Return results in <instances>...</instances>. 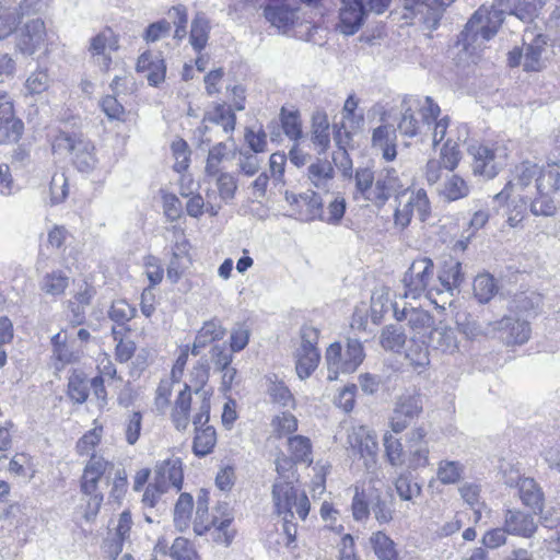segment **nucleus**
Here are the masks:
<instances>
[{
	"instance_id": "nucleus-59",
	"label": "nucleus",
	"mask_w": 560,
	"mask_h": 560,
	"mask_svg": "<svg viewBox=\"0 0 560 560\" xmlns=\"http://www.w3.org/2000/svg\"><path fill=\"white\" fill-rule=\"evenodd\" d=\"M172 560H199L194 545L184 537H177L170 547Z\"/></svg>"
},
{
	"instance_id": "nucleus-32",
	"label": "nucleus",
	"mask_w": 560,
	"mask_h": 560,
	"mask_svg": "<svg viewBox=\"0 0 560 560\" xmlns=\"http://www.w3.org/2000/svg\"><path fill=\"white\" fill-rule=\"evenodd\" d=\"M190 259L188 257V243L186 240L177 241L173 247L172 258L167 266V278L172 283H176L184 271L188 268Z\"/></svg>"
},
{
	"instance_id": "nucleus-60",
	"label": "nucleus",
	"mask_w": 560,
	"mask_h": 560,
	"mask_svg": "<svg viewBox=\"0 0 560 560\" xmlns=\"http://www.w3.org/2000/svg\"><path fill=\"white\" fill-rule=\"evenodd\" d=\"M228 155L226 144L219 142L208 153L205 172L208 176H217L220 172V164Z\"/></svg>"
},
{
	"instance_id": "nucleus-46",
	"label": "nucleus",
	"mask_w": 560,
	"mask_h": 560,
	"mask_svg": "<svg viewBox=\"0 0 560 560\" xmlns=\"http://www.w3.org/2000/svg\"><path fill=\"white\" fill-rule=\"evenodd\" d=\"M89 380L83 372L73 371L68 381V396L77 404H83L89 397Z\"/></svg>"
},
{
	"instance_id": "nucleus-44",
	"label": "nucleus",
	"mask_w": 560,
	"mask_h": 560,
	"mask_svg": "<svg viewBox=\"0 0 560 560\" xmlns=\"http://www.w3.org/2000/svg\"><path fill=\"white\" fill-rule=\"evenodd\" d=\"M69 285V277L61 270L44 275L39 282L40 290L48 295H61Z\"/></svg>"
},
{
	"instance_id": "nucleus-55",
	"label": "nucleus",
	"mask_w": 560,
	"mask_h": 560,
	"mask_svg": "<svg viewBox=\"0 0 560 560\" xmlns=\"http://www.w3.org/2000/svg\"><path fill=\"white\" fill-rule=\"evenodd\" d=\"M464 472V466L456 460H441L438 466L436 477L443 485H453L459 481Z\"/></svg>"
},
{
	"instance_id": "nucleus-58",
	"label": "nucleus",
	"mask_w": 560,
	"mask_h": 560,
	"mask_svg": "<svg viewBox=\"0 0 560 560\" xmlns=\"http://www.w3.org/2000/svg\"><path fill=\"white\" fill-rule=\"evenodd\" d=\"M142 430V415L140 411L129 412L122 422V432L126 442L129 445H135L141 434Z\"/></svg>"
},
{
	"instance_id": "nucleus-38",
	"label": "nucleus",
	"mask_w": 560,
	"mask_h": 560,
	"mask_svg": "<svg viewBox=\"0 0 560 560\" xmlns=\"http://www.w3.org/2000/svg\"><path fill=\"white\" fill-rule=\"evenodd\" d=\"M560 188L544 189V191H535L532 195L529 201V211L532 214L539 217H552L557 212V206L551 192L559 190Z\"/></svg>"
},
{
	"instance_id": "nucleus-12",
	"label": "nucleus",
	"mask_w": 560,
	"mask_h": 560,
	"mask_svg": "<svg viewBox=\"0 0 560 560\" xmlns=\"http://www.w3.org/2000/svg\"><path fill=\"white\" fill-rule=\"evenodd\" d=\"M434 277V264L429 257L415 259L405 272L402 283L405 298L418 299L428 291Z\"/></svg>"
},
{
	"instance_id": "nucleus-42",
	"label": "nucleus",
	"mask_w": 560,
	"mask_h": 560,
	"mask_svg": "<svg viewBox=\"0 0 560 560\" xmlns=\"http://www.w3.org/2000/svg\"><path fill=\"white\" fill-rule=\"evenodd\" d=\"M529 197L511 196L506 201L494 202L498 206H506L508 224L516 228L525 218Z\"/></svg>"
},
{
	"instance_id": "nucleus-62",
	"label": "nucleus",
	"mask_w": 560,
	"mask_h": 560,
	"mask_svg": "<svg viewBox=\"0 0 560 560\" xmlns=\"http://www.w3.org/2000/svg\"><path fill=\"white\" fill-rule=\"evenodd\" d=\"M50 84V79L47 70H37L30 74L25 82V91L30 95L42 94Z\"/></svg>"
},
{
	"instance_id": "nucleus-9",
	"label": "nucleus",
	"mask_w": 560,
	"mask_h": 560,
	"mask_svg": "<svg viewBox=\"0 0 560 560\" xmlns=\"http://www.w3.org/2000/svg\"><path fill=\"white\" fill-rule=\"evenodd\" d=\"M94 150L92 142L65 131H60L52 141V151L58 154H71L72 163L82 173H90L96 167Z\"/></svg>"
},
{
	"instance_id": "nucleus-1",
	"label": "nucleus",
	"mask_w": 560,
	"mask_h": 560,
	"mask_svg": "<svg viewBox=\"0 0 560 560\" xmlns=\"http://www.w3.org/2000/svg\"><path fill=\"white\" fill-rule=\"evenodd\" d=\"M103 477L107 483L112 480L109 497L115 501H120L127 491L128 480L125 468L116 466L101 455L93 454L85 464L80 481L82 500L85 502L83 517L88 522L96 517L102 506L104 495L98 489V483Z\"/></svg>"
},
{
	"instance_id": "nucleus-31",
	"label": "nucleus",
	"mask_w": 560,
	"mask_h": 560,
	"mask_svg": "<svg viewBox=\"0 0 560 560\" xmlns=\"http://www.w3.org/2000/svg\"><path fill=\"white\" fill-rule=\"evenodd\" d=\"M334 176V166L327 159H316L307 167V178L317 189L328 191Z\"/></svg>"
},
{
	"instance_id": "nucleus-5",
	"label": "nucleus",
	"mask_w": 560,
	"mask_h": 560,
	"mask_svg": "<svg viewBox=\"0 0 560 560\" xmlns=\"http://www.w3.org/2000/svg\"><path fill=\"white\" fill-rule=\"evenodd\" d=\"M365 358L364 349L358 339H348L343 348L340 342L331 343L325 353L328 381H336L340 373L350 374L358 370Z\"/></svg>"
},
{
	"instance_id": "nucleus-28",
	"label": "nucleus",
	"mask_w": 560,
	"mask_h": 560,
	"mask_svg": "<svg viewBox=\"0 0 560 560\" xmlns=\"http://www.w3.org/2000/svg\"><path fill=\"white\" fill-rule=\"evenodd\" d=\"M429 345L442 353H455L458 350L457 329L440 323L431 330Z\"/></svg>"
},
{
	"instance_id": "nucleus-27",
	"label": "nucleus",
	"mask_w": 560,
	"mask_h": 560,
	"mask_svg": "<svg viewBox=\"0 0 560 560\" xmlns=\"http://www.w3.org/2000/svg\"><path fill=\"white\" fill-rule=\"evenodd\" d=\"M23 121L14 117L13 104L10 98L0 100V131L9 141H18L23 133Z\"/></svg>"
},
{
	"instance_id": "nucleus-50",
	"label": "nucleus",
	"mask_w": 560,
	"mask_h": 560,
	"mask_svg": "<svg viewBox=\"0 0 560 560\" xmlns=\"http://www.w3.org/2000/svg\"><path fill=\"white\" fill-rule=\"evenodd\" d=\"M393 497L386 495L382 497L381 494H373L371 497V511L374 514L375 520L382 525L387 524L393 520Z\"/></svg>"
},
{
	"instance_id": "nucleus-7",
	"label": "nucleus",
	"mask_w": 560,
	"mask_h": 560,
	"mask_svg": "<svg viewBox=\"0 0 560 560\" xmlns=\"http://www.w3.org/2000/svg\"><path fill=\"white\" fill-rule=\"evenodd\" d=\"M471 156V171L474 175L486 179L494 178L508 164V148L498 142L471 144L468 148Z\"/></svg>"
},
{
	"instance_id": "nucleus-29",
	"label": "nucleus",
	"mask_w": 560,
	"mask_h": 560,
	"mask_svg": "<svg viewBox=\"0 0 560 560\" xmlns=\"http://www.w3.org/2000/svg\"><path fill=\"white\" fill-rule=\"evenodd\" d=\"M136 69L138 72H147V80L153 86H158L165 80L166 65L160 55L143 52L138 58Z\"/></svg>"
},
{
	"instance_id": "nucleus-25",
	"label": "nucleus",
	"mask_w": 560,
	"mask_h": 560,
	"mask_svg": "<svg viewBox=\"0 0 560 560\" xmlns=\"http://www.w3.org/2000/svg\"><path fill=\"white\" fill-rule=\"evenodd\" d=\"M231 522L232 517L229 515L219 518L218 516L209 514L206 494L198 498L196 517L194 521V532L196 535L202 536L212 527H215L219 530H224L230 526Z\"/></svg>"
},
{
	"instance_id": "nucleus-10",
	"label": "nucleus",
	"mask_w": 560,
	"mask_h": 560,
	"mask_svg": "<svg viewBox=\"0 0 560 560\" xmlns=\"http://www.w3.org/2000/svg\"><path fill=\"white\" fill-rule=\"evenodd\" d=\"M392 0H340L339 31L349 36L355 34L363 24L366 8L381 14Z\"/></svg>"
},
{
	"instance_id": "nucleus-52",
	"label": "nucleus",
	"mask_w": 560,
	"mask_h": 560,
	"mask_svg": "<svg viewBox=\"0 0 560 560\" xmlns=\"http://www.w3.org/2000/svg\"><path fill=\"white\" fill-rule=\"evenodd\" d=\"M295 371L301 380L308 378L320 361L319 352H295Z\"/></svg>"
},
{
	"instance_id": "nucleus-47",
	"label": "nucleus",
	"mask_w": 560,
	"mask_h": 560,
	"mask_svg": "<svg viewBox=\"0 0 560 560\" xmlns=\"http://www.w3.org/2000/svg\"><path fill=\"white\" fill-rule=\"evenodd\" d=\"M350 133V131H345V137L347 138V141L343 140L341 130H338L334 135L335 142L339 149L336 155L334 156L335 164L342 172V175L349 178L352 176V161L347 152L346 145L349 143Z\"/></svg>"
},
{
	"instance_id": "nucleus-30",
	"label": "nucleus",
	"mask_w": 560,
	"mask_h": 560,
	"mask_svg": "<svg viewBox=\"0 0 560 560\" xmlns=\"http://www.w3.org/2000/svg\"><path fill=\"white\" fill-rule=\"evenodd\" d=\"M500 4L509 3V15H514L524 23H532L539 16L547 0H497Z\"/></svg>"
},
{
	"instance_id": "nucleus-64",
	"label": "nucleus",
	"mask_w": 560,
	"mask_h": 560,
	"mask_svg": "<svg viewBox=\"0 0 560 560\" xmlns=\"http://www.w3.org/2000/svg\"><path fill=\"white\" fill-rule=\"evenodd\" d=\"M100 106L109 120L121 122L126 120V110L115 96H104L100 102Z\"/></svg>"
},
{
	"instance_id": "nucleus-23",
	"label": "nucleus",
	"mask_w": 560,
	"mask_h": 560,
	"mask_svg": "<svg viewBox=\"0 0 560 560\" xmlns=\"http://www.w3.org/2000/svg\"><path fill=\"white\" fill-rule=\"evenodd\" d=\"M154 481L156 487L162 490L174 488L176 491L182 489L183 469L179 458H168L158 463L154 469Z\"/></svg>"
},
{
	"instance_id": "nucleus-33",
	"label": "nucleus",
	"mask_w": 560,
	"mask_h": 560,
	"mask_svg": "<svg viewBox=\"0 0 560 560\" xmlns=\"http://www.w3.org/2000/svg\"><path fill=\"white\" fill-rule=\"evenodd\" d=\"M438 279L442 288L453 295V291L464 281L462 264L453 258L444 260L438 272Z\"/></svg>"
},
{
	"instance_id": "nucleus-61",
	"label": "nucleus",
	"mask_w": 560,
	"mask_h": 560,
	"mask_svg": "<svg viewBox=\"0 0 560 560\" xmlns=\"http://www.w3.org/2000/svg\"><path fill=\"white\" fill-rule=\"evenodd\" d=\"M384 447L386 458L392 466H401L405 463V452L398 439L386 433L384 435Z\"/></svg>"
},
{
	"instance_id": "nucleus-16",
	"label": "nucleus",
	"mask_w": 560,
	"mask_h": 560,
	"mask_svg": "<svg viewBox=\"0 0 560 560\" xmlns=\"http://www.w3.org/2000/svg\"><path fill=\"white\" fill-rule=\"evenodd\" d=\"M299 8L298 0H265L264 16L273 27L285 32L294 25Z\"/></svg>"
},
{
	"instance_id": "nucleus-40",
	"label": "nucleus",
	"mask_w": 560,
	"mask_h": 560,
	"mask_svg": "<svg viewBox=\"0 0 560 560\" xmlns=\"http://www.w3.org/2000/svg\"><path fill=\"white\" fill-rule=\"evenodd\" d=\"M454 0H405L406 10L435 19Z\"/></svg>"
},
{
	"instance_id": "nucleus-4",
	"label": "nucleus",
	"mask_w": 560,
	"mask_h": 560,
	"mask_svg": "<svg viewBox=\"0 0 560 560\" xmlns=\"http://www.w3.org/2000/svg\"><path fill=\"white\" fill-rule=\"evenodd\" d=\"M417 113L421 115L422 122L430 126L431 120L438 119L441 109L430 96L423 100L417 96L404 97L400 105V119L397 124V130L401 136L412 138L418 135L420 121L416 118Z\"/></svg>"
},
{
	"instance_id": "nucleus-18",
	"label": "nucleus",
	"mask_w": 560,
	"mask_h": 560,
	"mask_svg": "<svg viewBox=\"0 0 560 560\" xmlns=\"http://www.w3.org/2000/svg\"><path fill=\"white\" fill-rule=\"evenodd\" d=\"M492 331L500 334V338L508 345H523L530 337V327L528 322L520 320L512 316H503L501 319L490 325Z\"/></svg>"
},
{
	"instance_id": "nucleus-13",
	"label": "nucleus",
	"mask_w": 560,
	"mask_h": 560,
	"mask_svg": "<svg viewBox=\"0 0 560 560\" xmlns=\"http://www.w3.org/2000/svg\"><path fill=\"white\" fill-rule=\"evenodd\" d=\"M547 38L542 34H537L528 44L524 43L523 48H514L509 52V66H523V69L529 71H540L545 67L542 54L546 51Z\"/></svg>"
},
{
	"instance_id": "nucleus-53",
	"label": "nucleus",
	"mask_w": 560,
	"mask_h": 560,
	"mask_svg": "<svg viewBox=\"0 0 560 560\" xmlns=\"http://www.w3.org/2000/svg\"><path fill=\"white\" fill-rule=\"evenodd\" d=\"M207 120L221 126L225 133L232 132L235 128L236 116L225 105H217L212 112L207 114Z\"/></svg>"
},
{
	"instance_id": "nucleus-49",
	"label": "nucleus",
	"mask_w": 560,
	"mask_h": 560,
	"mask_svg": "<svg viewBox=\"0 0 560 560\" xmlns=\"http://www.w3.org/2000/svg\"><path fill=\"white\" fill-rule=\"evenodd\" d=\"M380 342L385 350L400 352L406 343V335L400 327L388 325L383 328Z\"/></svg>"
},
{
	"instance_id": "nucleus-3",
	"label": "nucleus",
	"mask_w": 560,
	"mask_h": 560,
	"mask_svg": "<svg viewBox=\"0 0 560 560\" xmlns=\"http://www.w3.org/2000/svg\"><path fill=\"white\" fill-rule=\"evenodd\" d=\"M509 3L500 4L497 0H493L490 9L486 5L480 7L467 22L458 37L457 45H460L463 49H468V46L478 37H481L482 40L491 39L503 23L505 14H509Z\"/></svg>"
},
{
	"instance_id": "nucleus-56",
	"label": "nucleus",
	"mask_w": 560,
	"mask_h": 560,
	"mask_svg": "<svg viewBox=\"0 0 560 560\" xmlns=\"http://www.w3.org/2000/svg\"><path fill=\"white\" fill-rule=\"evenodd\" d=\"M371 497H373V493L366 494L364 489L355 486L351 503L352 515L355 521L361 522L369 517L371 510Z\"/></svg>"
},
{
	"instance_id": "nucleus-36",
	"label": "nucleus",
	"mask_w": 560,
	"mask_h": 560,
	"mask_svg": "<svg viewBox=\"0 0 560 560\" xmlns=\"http://www.w3.org/2000/svg\"><path fill=\"white\" fill-rule=\"evenodd\" d=\"M131 525L132 521L130 512L124 511L119 515L115 533L107 539V547L110 556L117 557L122 551V545L129 538Z\"/></svg>"
},
{
	"instance_id": "nucleus-15",
	"label": "nucleus",
	"mask_w": 560,
	"mask_h": 560,
	"mask_svg": "<svg viewBox=\"0 0 560 560\" xmlns=\"http://www.w3.org/2000/svg\"><path fill=\"white\" fill-rule=\"evenodd\" d=\"M423 410V399L420 394H407L397 398L390 418V428L395 433L402 432Z\"/></svg>"
},
{
	"instance_id": "nucleus-37",
	"label": "nucleus",
	"mask_w": 560,
	"mask_h": 560,
	"mask_svg": "<svg viewBox=\"0 0 560 560\" xmlns=\"http://www.w3.org/2000/svg\"><path fill=\"white\" fill-rule=\"evenodd\" d=\"M369 544L378 560H400L394 540L378 530L371 535Z\"/></svg>"
},
{
	"instance_id": "nucleus-51",
	"label": "nucleus",
	"mask_w": 560,
	"mask_h": 560,
	"mask_svg": "<svg viewBox=\"0 0 560 560\" xmlns=\"http://www.w3.org/2000/svg\"><path fill=\"white\" fill-rule=\"evenodd\" d=\"M192 506V497L186 492L182 493L174 508V523L177 529L187 528Z\"/></svg>"
},
{
	"instance_id": "nucleus-22",
	"label": "nucleus",
	"mask_w": 560,
	"mask_h": 560,
	"mask_svg": "<svg viewBox=\"0 0 560 560\" xmlns=\"http://www.w3.org/2000/svg\"><path fill=\"white\" fill-rule=\"evenodd\" d=\"M515 487L522 504L533 514H541L545 508V493L539 483L530 477H518Z\"/></svg>"
},
{
	"instance_id": "nucleus-17",
	"label": "nucleus",
	"mask_w": 560,
	"mask_h": 560,
	"mask_svg": "<svg viewBox=\"0 0 560 560\" xmlns=\"http://www.w3.org/2000/svg\"><path fill=\"white\" fill-rule=\"evenodd\" d=\"M285 199L299 220L310 222L315 219H322L323 200L317 192L313 190H307L300 195H289L287 192Z\"/></svg>"
},
{
	"instance_id": "nucleus-39",
	"label": "nucleus",
	"mask_w": 560,
	"mask_h": 560,
	"mask_svg": "<svg viewBox=\"0 0 560 560\" xmlns=\"http://www.w3.org/2000/svg\"><path fill=\"white\" fill-rule=\"evenodd\" d=\"M312 142L319 148V153L329 147V122L325 113L317 112L312 117Z\"/></svg>"
},
{
	"instance_id": "nucleus-48",
	"label": "nucleus",
	"mask_w": 560,
	"mask_h": 560,
	"mask_svg": "<svg viewBox=\"0 0 560 560\" xmlns=\"http://www.w3.org/2000/svg\"><path fill=\"white\" fill-rule=\"evenodd\" d=\"M440 195L448 201H455L466 197L469 194V187L458 175L448 176L439 190Z\"/></svg>"
},
{
	"instance_id": "nucleus-34",
	"label": "nucleus",
	"mask_w": 560,
	"mask_h": 560,
	"mask_svg": "<svg viewBox=\"0 0 560 560\" xmlns=\"http://www.w3.org/2000/svg\"><path fill=\"white\" fill-rule=\"evenodd\" d=\"M394 316L398 322H407V325L415 331L430 327L433 323V317L429 312L417 307H404L399 310L397 305L394 306Z\"/></svg>"
},
{
	"instance_id": "nucleus-14",
	"label": "nucleus",
	"mask_w": 560,
	"mask_h": 560,
	"mask_svg": "<svg viewBox=\"0 0 560 560\" xmlns=\"http://www.w3.org/2000/svg\"><path fill=\"white\" fill-rule=\"evenodd\" d=\"M348 444L352 456H359L366 469L376 464L378 444L373 431L364 425L354 427L348 433Z\"/></svg>"
},
{
	"instance_id": "nucleus-19",
	"label": "nucleus",
	"mask_w": 560,
	"mask_h": 560,
	"mask_svg": "<svg viewBox=\"0 0 560 560\" xmlns=\"http://www.w3.org/2000/svg\"><path fill=\"white\" fill-rule=\"evenodd\" d=\"M404 184L394 167L383 168L374 184L372 196L369 200L375 203L384 205L392 196H398L404 191Z\"/></svg>"
},
{
	"instance_id": "nucleus-63",
	"label": "nucleus",
	"mask_w": 560,
	"mask_h": 560,
	"mask_svg": "<svg viewBox=\"0 0 560 560\" xmlns=\"http://www.w3.org/2000/svg\"><path fill=\"white\" fill-rule=\"evenodd\" d=\"M280 119L282 129L290 139L296 140L301 137L302 129L298 112H289L282 107Z\"/></svg>"
},
{
	"instance_id": "nucleus-20",
	"label": "nucleus",
	"mask_w": 560,
	"mask_h": 560,
	"mask_svg": "<svg viewBox=\"0 0 560 560\" xmlns=\"http://www.w3.org/2000/svg\"><path fill=\"white\" fill-rule=\"evenodd\" d=\"M118 49V39L110 28H106L92 37L89 51L102 71H108L112 57L110 51Z\"/></svg>"
},
{
	"instance_id": "nucleus-6",
	"label": "nucleus",
	"mask_w": 560,
	"mask_h": 560,
	"mask_svg": "<svg viewBox=\"0 0 560 560\" xmlns=\"http://www.w3.org/2000/svg\"><path fill=\"white\" fill-rule=\"evenodd\" d=\"M195 395L200 398L198 411L192 418L195 436L192 452L198 457H205L212 453L217 444V431L213 425L208 424L210 420V396L211 393L200 386L195 389Z\"/></svg>"
},
{
	"instance_id": "nucleus-35",
	"label": "nucleus",
	"mask_w": 560,
	"mask_h": 560,
	"mask_svg": "<svg viewBox=\"0 0 560 560\" xmlns=\"http://www.w3.org/2000/svg\"><path fill=\"white\" fill-rule=\"evenodd\" d=\"M211 25L205 13L198 12L191 21L189 43L196 52H201L208 44Z\"/></svg>"
},
{
	"instance_id": "nucleus-26",
	"label": "nucleus",
	"mask_w": 560,
	"mask_h": 560,
	"mask_svg": "<svg viewBox=\"0 0 560 560\" xmlns=\"http://www.w3.org/2000/svg\"><path fill=\"white\" fill-rule=\"evenodd\" d=\"M393 125L384 124L376 127L372 132V148L382 152L387 162L394 161L397 155V133Z\"/></svg>"
},
{
	"instance_id": "nucleus-2",
	"label": "nucleus",
	"mask_w": 560,
	"mask_h": 560,
	"mask_svg": "<svg viewBox=\"0 0 560 560\" xmlns=\"http://www.w3.org/2000/svg\"><path fill=\"white\" fill-rule=\"evenodd\" d=\"M551 188H560V172L550 164L539 166L524 161L512 170L511 178L505 187L494 195L493 202L506 201L511 196L532 198L535 191Z\"/></svg>"
},
{
	"instance_id": "nucleus-21",
	"label": "nucleus",
	"mask_w": 560,
	"mask_h": 560,
	"mask_svg": "<svg viewBox=\"0 0 560 560\" xmlns=\"http://www.w3.org/2000/svg\"><path fill=\"white\" fill-rule=\"evenodd\" d=\"M427 431L416 428L407 435L408 468L418 469L429 465V443L425 440Z\"/></svg>"
},
{
	"instance_id": "nucleus-11",
	"label": "nucleus",
	"mask_w": 560,
	"mask_h": 560,
	"mask_svg": "<svg viewBox=\"0 0 560 560\" xmlns=\"http://www.w3.org/2000/svg\"><path fill=\"white\" fill-rule=\"evenodd\" d=\"M47 42V30L44 20L39 16L20 21L15 34V49L25 56H33L43 48Z\"/></svg>"
},
{
	"instance_id": "nucleus-54",
	"label": "nucleus",
	"mask_w": 560,
	"mask_h": 560,
	"mask_svg": "<svg viewBox=\"0 0 560 560\" xmlns=\"http://www.w3.org/2000/svg\"><path fill=\"white\" fill-rule=\"evenodd\" d=\"M498 287L492 276L479 275L474 280V294L480 303H488L497 293Z\"/></svg>"
},
{
	"instance_id": "nucleus-41",
	"label": "nucleus",
	"mask_w": 560,
	"mask_h": 560,
	"mask_svg": "<svg viewBox=\"0 0 560 560\" xmlns=\"http://www.w3.org/2000/svg\"><path fill=\"white\" fill-rule=\"evenodd\" d=\"M267 392L273 402L281 405L282 407L294 408V396L283 381L279 380L276 374H271L267 376Z\"/></svg>"
},
{
	"instance_id": "nucleus-45",
	"label": "nucleus",
	"mask_w": 560,
	"mask_h": 560,
	"mask_svg": "<svg viewBox=\"0 0 560 560\" xmlns=\"http://www.w3.org/2000/svg\"><path fill=\"white\" fill-rule=\"evenodd\" d=\"M288 444L291 459L294 464H312V443L308 438L295 435L289 439Z\"/></svg>"
},
{
	"instance_id": "nucleus-8",
	"label": "nucleus",
	"mask_w": 560,
	"mask_h": 560,
	"mask_svg": "<svg viewBox=\"0 0 560 560\" xmlns=\"http://www.w3.org/2000/svg\"><path fill=\"white\" fill-rule=\"evenodd\" d=\"M396 209L394 212V224L399 230H405L416 215L420 222H425L431 215V202L423 188L416 190L405 189L396 196Z\"/></svg>"
},
{
	"instance_id": "nucleus-57",
	"label": "nucleus",
	"mask_w": 560,
	"mask_h": 560,
	"mask_svg": "<svg viewBox=\"0 0 560 560\" xmlns=\"http://www.w3.org/2000/svg\"><path fill=\"white\" fill-rule=\"evenodd\" d=\"M226 329L223 327L221 320L212 318L205 322L202 327L197 331V337L208 346L214 341H220L224 338Z\"/></svg>"
},
{
	"instance_id": "nucleus-43",
	"label": "nucleus",
	"mask_w": 560,
	"mask_h": 560,
	"mask_svg": "<svg viewBox=\"0 0 560 560\" xmlns=\"http://www.w3.org/2000/svg\"><path fill=\"white\" fill-rule=\"evenodd\" d=\"M293 482L288 478L279 477L272 486V501L276 512L281 515L288 511V500L294 491Z\"/></svg>"
},
{
	"instance_id": "nucleus-24",
	"label": "nucleus",
	"mask_w": 560,
	"mask_h": 560,
	"mask_svg": "<svg viewBox=\"0 0 560 560\" xmlns=\"http://www.w3.org/2000/svg\"><path fill=\"white\" fill-rule=\"evenodd\" d=\"M504 526L508 534L525 538L532 537L537 530L534 515L520 509H508L504 515Z\"/></svg>"
}]
</instances>
